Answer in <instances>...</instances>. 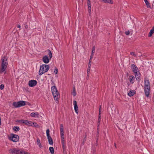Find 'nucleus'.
<instances>
[{"instance_id": "11", "label": "nucleus", "mask_w": 154, "mask_h": 154, "mask_svg": "<svg viewBox=\"0 0 154 154\" xmlns=\"http://www.w3.org/2000/svg\"><path fill=\"white\" fill-rule=\"evenodd\" d=\"M131 68L133 69V71L134 74L139 72L138 68L135 65H132Z\"/></svg>"}, {"instance_id": "21", "label": "nucleus", "mask_w": 154, "mask_h": 154, "mask_svg": "<svg viewBox=\"0 0 154 154\" xmlns=\"http://www.w3.org/2000/svg\"><path fill=\"white\" fill-rule=\"evenodd\" d=\"M36 143L39 147L42 148V147L40 143V141L38 138L37 139Z\"/></svg>"}, {"instance_id": "20", "label": "nucleus", "mask_w": 154, "mask_h": 154, "mask_svg": "<svg viewBox=\"0 0 154 154\" xmlns=\"http://www.w3.org/2000/svg\"><path fill=\"white\" fill-rule=\"evenodd\" d=\"M18 154H29V153L23 150L19 149Z\"/></svg>"}, {"instance_id": "18", "label": "nucleus", "mask_w": 154, "mask_h": 154, "mask_svg": "<svg viewBox=\"0 0 154 154\" xmlns=\"http://www.w3.org/2000/svg\"><path fill=\"white\" fill-rule=\"evenodd\" d=\"M129 79L131 83H133L134 82V77L133 76H129Z\"/></svg>"}, {"instance_id": "34", "label": "nucleus", "mask_w": 154, "mask_h": 154, "mask_svg": "<svg viewBox=\"0 0 154 154\" xmlns=\"http://www.w3.org/2000/svg\"><path fill=\"white\" fill-rule=\"evenodd\" d=\"M62 145L63 148V152H65V151H66V147L65 145V144H62Z\"/></svg>"}, {"instance_id": "32", "label": "nucleus", "mask_w": 154, "mask_h": 154, "mask_svg": "<svg viewBox=\"0 0 154 154\" xmlns=\"http://www.w3.org/2000/svg\"><path fill=\"white\" fill-rule=\"evenodd\" d=\"M50 131L49 129H48L46 130V134H47V137L50 136Z\"/></svg>"}, {"instance_id": "6", "label": "nucleus", "mask_w": 154, "mask_h": 154, "mask_svg": "<svg viewBox=\"0 0 154 154\" xmlns=\"http://www.w3.org/2000/svg\"><path fill=\"white\" fill-rule=\"evenodd\" d=\"M9 139L13 142H16L18 141L19 137L17 135L11 134V136L9 138Z\"/></svg>"}, {"instance_id": "41", "label": "nucleus", "mask_w": 154, "mask_h": 154, "mask_svg": "<svg viewBox=\"0 0 154 154\" xmlns=\"http://www.w3.org/2000/svg\"><path fill=\"white\" fill-rule=\"evenodd\" d=\"M125 34L127 35H129V34L130 33V32L129 31H126L125 32Z\"/></svg>"}, {"instance_id": "14", "label": "nucleus", "mask_w": 154, "mask_h": 154, "mask_svg": "<svg viewBox=\"0 0 154 154\" xmlns=\"http://www.w3.org/2000/svg\"><path fill=\"white\" fill-rule=\"evenodd\" d=\"M47 138L49 144L50 145H52L53 144V142L52 138L50 136L47 137Z\"/></svg>"}, {"instance_id": "40", "label": "nucleus", "mask_w": 154, "mask_h": 154, "mask_svg": "<svg viewBox=\"0 0 154 154\" xmlns=\"http://www.w3.org/2000/svg\"><path fill=\"white\" fill-rule=\"evenodd\" d=\"M4 88V85L3 84H2L0 86V89L1 90L3 89Z\"/></svg>"}, {"instance_id": "53", "label": "nucleus", "mask_w": 154, "mask_h": 154, "mask_svg": "<svg viewBox=\"0 0 154 154\" xmlns=\"http://www.w3.org/2000/svg\"><path fill=\"white\" fill-rule=\"evenodd\" d=\"M17 0H15V1H16Z\"/></svg>"}, {"instance_id": "5", "label": "nucleus", "mask_w": 154, "mask_h": 154, "mask_svg": "<svg viewBox=\"0 0 154 154\" xmlns=\"http://www.w3.org/2000/svg\"><path fill=\"white\" fill-rule=\"evenodd\" d=\"M26 101H20L18 102H14L13 103V106L15 107H19L26 105Z\"/></svg>"}, {"instance_id": "38", "label": "nucleus", "mask_w": 154, "mask_h": 154, "mask_svg": "<svg viewBox=\"0 0 154 154\" xmlns=\"http://www.w3.org/2000/svg\"><path fill=\"white\" fill-rule=\"evenodd\" d=\"M54 72L56 74H57L58 73V69L57 68H55L54 69Z\"/></svg>"}, {"instance_id": "9", "label": "nucleus", "mask_w": 154, "mask_h": 154, "mask_svg": "<svg viewBox=\"0 0 154 154\" xmlns=\"http://www.w3.org/2000/svg\"><path fill=\"white\" fill-rule=\"evenodd\" d=\"M73 104L74 105V108L75 111V112L78 114L79 113L78 108L76 101L74 100L73 101Z\"/></svg>"}, {"instance_id": "52", "label": "nucleus", "mask_w": 154, "mask_h": 154, "mask_svg": "<svg viewBox=\"0 0 154 154\" xmlns=\"http://www.w3.org/2000/svg\"><path fill=\"white\" fill-rule=\"evenodd\" d=\"M91 1L90 0H88V2Z\"/></svg>"}, {"instance_id": "2", "label": "nucleus", "mask_w": 154, "mask_h": 154, "mask_svg": "<svg viewBox=\"0 0 154 154\" xmlns=\"http://www.w3.org/2000/svg\"><path fill=\"white\" fill-rule=\"evenodd\" d=\"M144 92L145 95L147 97H149L150 85L149 80H145Z\"/></svg>"}, {"instance_id": "33", "label": "nucleus", "mask_w": 154, "mask_h": 154, "mask_svg": "<svg viewBox=\"0 0 154 154\" xmlns=\"http://www.w3.org/2000/svg\"><path fill=\"white\" fill-rule=\"evenodd\" d=\"M86 137H87V134H86L85 133V137L84 138V139H83V144L86 141Z\"/></svg>"}, {"instance_id": "22", "label": "nucleus", "mask_w": 154, "mask_h": 154, "mask_svg": "<svg viewBox=\"0 0 154 154\" xmlns=\"http://www.w3.org/2000/svg\"><path fill=\"white\" fill-rule=\"evenodd\" d=\"M101 119V113H99V116H98V126L100 124V122Z\"/></svg>"}, {"instance_id": "1", "label": "nucleus", "mask_w": 154, "mask_h": 154, "mask_svg": "<svg viewBox=\"0 0 154 154\" xmlns=\"http://www.w3.org/2000/svg\"><path fill=\"white\" fill-rule=\"evenodd\" d=\"M2 63L0 68V73H2L5 70L8 65L7 62V59L5 56H4L2 58Z\"/></svg>"}, {"instance_id": "50", "label": "nucleus", "mask_w": 154, "mask_h": 154, "mask_svg": "<svg viewBox=\"0 0 154 154\" xmlns=\"http://www.w3.org/2000/svg\"><path fill=\"white\" fill-rule=\"evenodd\" d=\"M73 91H75V88L74 87H73Z\"/></svg>"}, {"instance_id": "36", "label": "nucleus", "mask_w": 154, "mask_h": 154, "mask_svg": "<svg viewBox=\"0 0 154 154\" xmlns=\"http://www.w3.org/2000/svg\"><path fill=\"white\" fill-rule=\"evenodd\" d=\"M90 68L88 67L87 71V75H88V74H89V72H90Z\"/></svg>"}, {"instance_id": "43", "label": "nucleus", "mask_w": 154, "mask_h": 154, "mask_svg": "<svg viewBox=\"0 0 154 154\" xmlns=\"http://www.w3.org/2000/svg\"><path fill=\"white\" fill-rule=\"evenodd\" d=\"M99 130L98 129V128H97V137H98L99 136Z\"/></svg>"}, {"instance_id": "24", "label": "nucleus", "mask_w": 154, "mask_h": 154, "mask_svg": "<svg viewBox=\"0 0 154 154\" xmlns=\"http://www.w3.org/2000/svg\"><path fill=\"white\" fill-rule=\"evenodd\" d=\"M48 55H49V57H50L49 58L50 59H51V58L52 57V54L51 53V51L50 50H48Z\"/></svg>"}, {"instance_id": "13", "label": "nucleus", "mask_w": 154, "mask_h": 154, "mask_svg": "<svg viewBox=\"0 0 154 154\" xmlns=\"http://www.w3.org/2000/svg\"><path fill=\"white\" fill-rule=\"evenodd\" d=\"M60 133L61 136H63L64 135L63 133V124H61L60 125Z\"/></svg>"}, {"instance_id": "23", "label": "nucleus", "mask_w": 154, "mask_h": 154, "mask_svg": "<svg viewBox=\"0 0 154 154\" xmlns=\"http://www.w3.org/2000/svg\"><path fill=\"white\" fill-rule=\"evenodd\" d=\"M102 1L104 3L107 2L110 4H112L113 3L112 0H102Z\"/></svg>"}, {"instance_id": "19", "label": "nucleus", "mask_w": 154, "mask_h": 154, "mask_svg": "<svg viewBox=\"0 0 154 154\" xmlns=\"http://www.w3.org/2000/svg\"><path fill=\"white\" fill-rule=\"evenodd\" d=\"M135 93V91L134 90L131 91L128 94V95L130 97L133 96Z\"/></svg>"}, {"instance_id": "44", "label": "nucleus", "mask_w": 154, "mask_h": 154, "mask_svg": "<svg viewBox=\"0 0 154 154\" xmlns=\"http://www.w3.org/2000/svg\"><path fill=\"white\" fill-rule=\"evenodd\" d=\"M101 106H100V109H99V113H101Z\"/></svg>"}, {"instance_id": "49", "label": "nucleus", "mask_w": 154, "mask_h": 154, "mask_svg": "<svg viewBox=\"0 0 154 154\" xmlns=\"http://www.w3.org/2000/svg\"><path fill=\"white\" fill-rule=\"evenodd\" d=\"M89 78V74H88V75H87V76L86 77V79H88Z\"/></svg>"}, {"instance_id": "26", "label": "nucleus", "mask_w": 154, "mask_h": 154, "mask_svg": "<svg viewBox=\"0 0 154 154\" xmlns=\"http://www.w3.org/2000/svg\"><path fill=\"white\" fill-rule=\"evenodd\" d=\"M61 138L62 144H65L64 135H63V136H61Z\"/></svg>"}, {"instance_id": "8", "label": "nucleus", "mask_w": 154, "mask_h": 154, "mask_svg": "<svg viewBox=\"0 0 154 154\" xmlns=\"http://www.w3.org/2000/svg\"><path fill=\"white\" fill-rule=\"evenodd\" d=\"M37 82L35 80H31L29 81V85L30 87H33L35 86L37 84Z\"/></svg>"}, {"instance_id": "29", "label": "nucleus", "mask_w": 154, "mask_h": 154, "mask_svg": "<svg viewBox=\"0 0 154 154\" xmlns=\"http://www.w3.org/2000/svg\"><path fill=\"white\" fill-rule=\"evenodd\" d=\"M21 122L23 123H24L25 125H26L27 124V123L29 122V121L28 120H21Z\"/></svg>"}, {"instance_id": "15", "label": "nucleus", "mask_w": 154, "mask_h": 154, "mask_svg": "<svg viewBox=\"0 0 154 154\" xmlns=\"http://www.w3.org/2000/svg\"><path fill=\"white\" fill-rule=\"evenodd\" d=\"M38 112H32L31 113L30 115L32 117H38Z\"/></svg>"}, {"instance_id": "47", "label": "nucleus", "mask_w": 154, "mask_h": 154, "mask_svg": "<svg viewBox=\"0 0 154 154\" xmlns=\"http://www.w3.org/2000/svg\"><path fill=\"white\" fill-rule=\"evenodd\" d=\"M89 13L90 14H91V9L89 10Z\"/></svg>"}, {"instance_id": "45", "label": "nucleus", "mask_w": 154, "mask_h": 154, "mask_svg": "<svg viewBox=\"0 0 154 154\" xmlns=\"http://www.w3.org/2000/svg\"><path fill=\"white\" fill-rule=\"evenodd\" d=\"M25 28L26 29H27L28 28V26L27 25H26L25 26Z\"/></svg>"}, {"instance_id": "12", "label": "nucleus", "mask_w": 154, "mask_h": 154, "mask_svg": "<svg viewBox=\"0 0 154 154\" xmlns=\"http://www.w3.org/2000/svg\"><path fill=\"white\" fill-rule=\"evenodd\" d=\"M135 76L138 82L140 81V72H137V73H135Z\"/></svg>"}, {"instance_id": "25", "label": "nucleus", "mask_w": 154, "mask_h": 154, "mask_svg": "<svg viewBox=\"0 0 154 154\" xmlns=\"http://www.w3.org/2000/svg\"><path fill=\"white\" fill-rule=\"evenodd\" d=\"M32 126H34V127H36V128H39L40 126L39 125H38L36 123H33L32 122Z\"/></svg>"}, {"instance_id": "48", "label": "nucleus", "mask_w": 154, "mask_h": 154, "mask_svg": "<svg viewBox=\"0 0 154 154\" xmlns=\"http://www.w3.org/2000/svg\"><path fill=\"white\" fill-rule=\"evenodd\" d=\"M19 28H20V25H18L17 26Z\"/></svg>"}, {"instance_id": "35", "label": "nucleus", "mask_w": 154, "mask_h": 154, "mask_svg": "<svg viewBox=\"0 0 154 154\" xmlns=\"http://www.w3.org/2000/svg\"><path fill=\"white\" fill-rule=\"evenodd\" d=\"M32 122L31 121H29V122L27 123V125L29 126H32Z\"/></svg>"}, {"instance_id": "39", "label": "nucleus", "mask_w": 154, "mask_h": 154, "mask_svg": "<svg viewBox=\"0 0 154 154\" xmlns=\"http://www.w3.org/2000/svg\"><path fill=\"white\" fill-rule=\"evenodd\" d=\"M72 94L74 96H76V93L75 91H73V92L72 93Z\"/></svg>"}, {"instance_id": "42", "label": "nucleus", "mask_w": 154, "mask_h": 154, "mask_svg": "<svg viewBox=\"0 0 154 154\" xmlns=\"http://www.w3.org/2000/svg\"><path fill=\"white\" fill-rule=\"evenodd\" d=\"M88 6H91V1L88 2H87Z\"/></svg>"}, {"instance_id": "3", "label": "nucleus", "mask_w": 154, "mask_h": 154, "mask_svg": "<svg viewBox=\"0 0 154 154\" xmlns=\"http://www.w3.org/2000/svg\"><path fill=\"white\" fill-rule=\"evenodd\" d=\"M49 66L48 65L43 64L40 66L39 71V75H40L47 72L49 70Z\"/></svg>"}, {"instance_id": "17", "label": "nucleus", "mask_w": 154, "mask_h": 154, "mask_svg": "<svg viewBox=\"0 0 154 154\" xmlns=\"http://www.w3.org/2000/svg\"><path fill=\"white\" fill-rule=\"evenodd\" d=\"M95 46H93L92 48V53L90 56V57L91 59H92L93 58V57L94 55V54L95 52Z\"/></svg>"}, {"instance_id": "51", "label": "nucleus", "mask_w": 154, "mask_h": 154, "mask_svg": "<svg viewBox=\"0 0 154 154\" xmlns=\"http://www.w3.org/2000/svg\"><path fill=\"white\" fill-rule=\"evenodd\" d=\"M1 119L0 117V125H1Z\"/></svg>"}, {"instance_id": "31", "label": "nucleus", "mask_w": 154, "mask_h": 154, "mask_svg": "<svg viewBox=\"0 0 154 154\" xmlns=\"http://www.w3.org/2000/svg\"><path fill=\"white\" fill-rule=\"evenodd\" d=\"M91 59H91V58H90V59L89 60V63H88V67L91 68Z\"/></svg>"}, {"instance_id": "27", "label": "nucleus", "mask_w": 154, "mask_h": 154, "mask_svg": "<svg viewBox=\"0 0 154 154\" xmlns=\"http://www.w3.org/2000/svg\"><path fill=\"white\" fill-rule=\"evenodd\" d=\"M145 3H146V5L148 8H150V6L149 3L147 0H144Z\"/></svg>"}, {"instance_id": "16", "label": "nucleus", "mask_w": 154, "mask_h": 154, "mask_svg": "<svg viewBox=\"0 0 154 154\" xmlns=\"http://www.w3.org/2000/svg\"><path fill=\"white\" fill-rule=\"evenodd\" d=\"M154 33V26L152 28V29L151 30L150 32L149 33L148 36L149 37H150L152 36V34Z\"/></svg>"}, {"instance_id": "4", "label": "nucleus", "mask_w": 154, "mask_h": 154, "mask_svg": "<svg viewBox=\"0 0 154 154\" xmlns=\"http://www.w3.org/2000/svg\"><path fill=\"white\" fill-rule=\"evenodd\" d=\"M52 93L55 100H58V98L59 96V93L55 86H53L51 88Z\"/></svg>"}, {"instance_id": "10", "label": "nucleus", "mask_w": 154, "mask_h": 154, "mask_svg": "<svg viewBox=\"0 0 154 154\" xmlns=\"http://www.w3.org/2000/svg\"><path fill=\"white\" fill-rule=\"evenodd\" d=\"M50 59V58L49 59L47 55L44 56L42 58L43 62L45 63H48L49 62Z\"/></svg>"}, {"instance_id": "28", "label": "nucleus", "mask_w": 154, "mask_h": 154, "mask_svg": "<svg viewBox=\"0 0 154 154\" xmlns=\"http://www.w3.org/2000/svg\"><path fill=\"white\" fill-rule=\"evenodd\" d=\"M51 154H54V149L53 147H50L49 148Z\"/></svg>"}, {"instance_id": "46", "label": "nucleus", "mask_w": 154, "mask_h": 154, "mask_svg": "<svg viewBox=\"0 0 154 154\" xmlns=\"http://www.w3.org/2000/svg\"><path fill=\"white\" fill-rule=\"evenodd\" d=\"M88 10L91 9V6H88Z\"/></svg>"}, {"instance_id": "37", "label": "nucleus", "mask_w": 154, "mask_h": 154, "mask_svg": "<svg viewBox=\"0 0 154 154\" xmlns=\"http://www.w3.org/2000/svg\"><path fill=\"white\" fill-rule=\"evenodd\" d=\"M130 54L131 55L134 56V57H136L137 55L135 54L134 52H131Z\"/></svg>"}, {"instance_id": "30", "label": "nucleus", "mask_w": 154, "mask_h": 154, "mask_svg": "<svg viewBox=\"0 0 154 154\" xmlns=\"http://www.w3.org/2000/svg\"><path fill=\"white\" fill-rule=\"evenodd\" d=\"M13 130L16 131H17L19 130L20 128L19 127L15 126L14 127Z\"/></svg>"}, {"instance_id": "7", "label": "nucleus", "mask_w": 154, "mask_h": 154, "mask_svg": "<svg viewBox=\"0 0 154 154\" xmlns=\"http://www.w3.org/2000/svg\"><path fill=\"white\" fill-rule=\"evenodd\" d=\"M19 149H11L9 150V152L11 154H18Z\"/></svg>"}]
</instances>
